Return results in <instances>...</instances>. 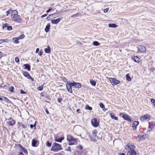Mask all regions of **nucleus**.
Masks as SVG:
<instances>
[{
    "mask_svg": "<svg viewBox=\"0 0 155 155\" xmlns=\"http://www.w3.org/2000/svg\"><path fill=\"white\" fill-rule=\"evenodd\" d=\"M45 51L46 53H49L51 51L50 48L49 46H48L47 48H45Z\"/></svg>",
    "mask_w": 155,
    "mask_h": 155,
    "instance_id": "22",
    "label": "nucleus"
},
{
    "mask_svg": "<svg viewBox=\"0 0 155 155\" xmlns=\"http://www.w3.org/2000/svg\"><path fill=\"white\" fill-rule=\"evenodd\" d=\"M17 146L18 148H20L21 150H22L24 151V152L25 153L27 154L28 153V151L25 148V147H22L21 145L20 144H18Z\"/></svg>",
    "mask_w": 155,
    "mask_h": 155,
    "instance_id": "11",
    "label": "nucleus"
},
{
    "mask_svg": "<svg viewBox=\"0 0 155 155\" xmlns=\"http://www.w3.org/2000/svg\"><path fill=\"white\" fill-rule=\"evenodd\" d=\"M19 40L18 39V38H14L13 39V42L15 43H19V41H18V40Z\"/></svg>",
    "mask_w": 155,
    "mask_h": 155,
    "instance_id": "25",
    "label": "nucleus"
},
{
    "mask_svg": "<svg viewBox=\"0 0 155 155\" xmlns=\"http://www.w3.org/2000/svg\"><path fill=\"white\" fill-rule=\"evenodd\" d=\"M15 61L17 63L19 61V58L17 57H16L15 58Z\"/></svg>",
    "mask_w": 155,
    "mask_h": 155,
    "instance_id": "44",
    "label": "nucleus"
},
{
    "mask_svg": "<svg viewBox=\"0 0 155 155\" xmlns=\"http://www.w3.org/2000/svg\"><path fill=\"white\" fill-rule=\"evenodd\" d=\"M93 45L96 46H98L100 45L99 43L97 41H94L93 42Z\"/></svg>",
    "mask_w": 155,
    "mask_h": 155,
    "instance_id": "32",
    "label": "nucleus"
},
{
    "mask_svg": "<svg viewBox=\"0 0 155 155\" xmlns=\"http://www.w3.org/2000/svg\"><path fill=\"white\" fill-rule=\"evenodd\" d=\"M39 51V48H37L36 49L35 52L36 53H37Z\"/></svg>",
    "mask_w": 155,
    "mask_h": 155,
    "instance_id": "56",
    "label": "nucleus"
},
{
    "mask_svg": "<svg viewBox=\"0 0 155 155\" xmlns=\"http://www.w3.org/2000/svg\"><path fill=\"white\" fill-rule=\"evenodd\" d=\"M150 118V116L148 114H145L144 115L140 117V120L142 121L144 120L149 121Z\"/></svg>",
    "mask_w": 155,
    "mask_h": 155,
    "instance_id": "2",
    "label": "nucleus"
},
{
    "mask_svg": "<svg viewBox=\"0 0 155 155\" xmlns=\"http://www.w3.org/2000/svg\"><path fill=\"white\" fill-rule=\"evenodd\" d=\"M14 87L12 86H11L9 88V91H10L11 92H13L14 91Z\"/></svg>",
    "mask_w": 155,
    "mask_h": 155,
    "instance_id": "36",
    "label": "nucleus"
},
{
    "mask_svg": "<svg viewBox=\"0 0 155 155\" xmlns=\"http://www.w3.org/2000/svg\"><path fill=\"white\" fill-rule=\"evenodd\" d=\"M92 134L95 137L96 136V134H97V131L96 130H94L92 131Z\"/></svg>",
    "mask_w": 155,
    "mask_h": 155,
    "instance_id": "34",
    "label": "nucleus"
},
{
    "mask_svg": "<svg viewBox=\"0 0 155 155\" xmlns=\"http://www.w3.org/2000/svg\"><path fill=\"white\" fill-rule=\"evenodd\" d=\"M80 15V13H77L76 14L72 15L71 17L73 18L74 17H77Z\"/></svg>",
    "mask_w": 155,
    "mask_h": 155,
    "instance_id": "35",
    "label": "nucleus"
},
{
    "mask_svg": "<svg viewBox=\"0 0 155 155\" xmlns=\"http://www.w3.org/2000/svg\"><path fill=\"white\" fill-rule=\"evenodd\" d=\"M50 24H48L46 26L45 29H50Z\"/></svg>",
    "mask_w": 155,
    "mask_h": 155,
    "instance_id": "42",
    "label": "nucleus"
},
{
    "mask_svg": "<svg viewBox=\"0 0 155 155\" xmlns=\"http://www.w3.org/2000/svg\"><path fill=\"white\" fill-rule=\"evenodd\" d=\"M38 144V141L36 140L33 139L32 141V145L33 147H36Z\"/></svg>",
    "mask_w": 155,
    "mask_h": 155,
    "instance_id": "15",
    "label": "nucleus"
},
{
    "mask_svg": "<svg viewBox=\"0 0 155 155\" xmlns=\"http://www.w3.org/2000/svg\"><path fill=\"white\" fill-rule=\"evenodd\" d=\"M85 109L86 110H92V108L91 107H90L88 105H86L85 107Z\"/></svg>",
    "mask_w": 155,
    "mask_h": 155,
    "instance_id": "33",
    "label": "nucleus"
},
{
    "mask_svg": "<svg viewBox=\"0 0 155 155\" xmlns=\"http://www.w3.org/2000/svg\"><path fill=\"white\" fill-rule=\"evenodd\" d=\"M77 143V140L76 139L74 138L72 139L71 141H70V143H69V145H71L72 144H76Z\"/></svg>",
    "mask_w": 155,
    "mask_h": 155,
    "instance_id": "16",
    "label": "nucleus"
},
{
    "mask_svg": "<svg viewBox=\"0 0 155 155\" xmlns=\"http://www.w3.org/2000/svg\"><path fill=\"white\" fill-rule=\"evenodd\" d=\"M71 83H68L66 84V87L68 92L71 93L72 92L71 87H72L73 86H71V85H70Z\"/></svg>",
    "mask_w": 155,
    "mask_h": 155,
    "instance_id": "10",
    "label": "nucleus"
},
{
    "mask_svg": "<svg viewBox=\"0 0 155 155\" xmlns=\"http://www.w3.org/2000/svg\"><path fill=\"white\" fill-rule=\"evenodd\" d=\"M82 127L81 126L79 125L76 126L74 127V130H77V129H79L80 130H81L82 129Z\"/></svg>",
    "mask_w": 155,
    "mask_h": 155,
    "instance_id": "24",
    "label": "nucleus"
},
{
    "mask_svg": "<svg viewBox=\"0 0 155 155\" xmlns=\"http://www.w3.org/2000/svg\"><path fill=\"white\" fill-rule=\"evenodd\" d=\"M71 150V147H68L67 149V150L68 151H70Z\"/></svg>",
    "mask_w": 155,
    "mask_h": 155,
    "instance_id": "54",
    "label": "nucleus"
},
{
    "mask_svg": "<svg viewBox=\"0 0 155 155\" xmlns=\"http://www.w3.org/2000/svg\"><path fill=\"white\" fill-rule=\"evenodd\" d=\"M51 150L56 152L58 151V144L56 143H54Z\"/></svg>",
    "mask_w": 155,
    "mask_h": 155,
    "instance_id": "7",
    "label": "nucleus"
},
{
    "mask_svg": "<svg viewBox=\"0 0 155 155\" xmlns=\"http://www.w3.org/2000/svg\"><path fill=\"white\" fill-rule=\"evenodd\" d=\"M64 152L63 151H62L59 153V155H64Z\"/></svg>",
    "mask_w": 155,
    "mask_h": 155,
    "instance_id": "51",
    "label": "nucleus"
},
{
    "mask_svg": "<svg viewBox=\"0 0 155 155\" xmlns=\"http://www.w3.org/2000/svg\"><path fill=\"white\" fill-rule=\"evenodd\" d=\"M2 53L1 52H0V59L2 58Z\"/></svg>",
    "mask_w": 155,
    "mask_h": 155,
    "instance_id": "64",
    "label": "nucleus"
},
{
    "mask_svg": "<svg viewBox=\"0 0 155 155\" xmlns=\"http://www.w3.org/2000/svg\"><path fill=\"white\" fill-rule=\"evenodd\" d=\"M80 111V109H77V112L78 113H80L79 111Z\"/></svg>",
    "mask_w": 155,
    "mask_h": 155,
    "instance_id": "63",
    "label": "nucleus"
},
{
    "mask_svg": "<svg viewBox=\"0 0 155 155\" xmlns=\"http://www.w3.org/2000/svg\"><path fill=\"white\" fill-rule=\"evenodd\" d=\"M120 116L122 117L126 120L128 121H131V119L129 117V116L126 114L121 113L120 114Z\"/></svg>",
    "mask_w": 155,
    "mask_h": 155,
    "instance_id": "5",
    "label": "nucleus"
},
{
    "mask_svg": "<svg viewBox=\"0 0 155 155\" xmlns=\"http://www.w3.org/2000/svg\"><path fill=\"white\" fill-rule=\"evenodd\" d=\"M23 74L24 76L28 78H29V77H31L29 73L25 71L23 72Z\"/></svg>",
    "mask_w": 155,
    "mask_h": 155,
    "instance_id": "23",
    "label": "nucleus"
},
{
    "mask_svg": "<svg viewBox=\"0 0 155 155\" xmlns=\"http://www.w3.org/2000/svg\"><path fill=\"white\" fill-rule=\"evenodd\" d=\"M11 14L12 17V18L13 16H14V15H16V14H18V12L16 10H12V12H11Z\"/></svg>",
    "mask_w": 155,
    "mask_h": 155,
    "instance_id": "19",
    "label": "nucleus"
},
{
    "mask_svg": "<svg viewBox=\"0 0 155 155\" xmlns=\"http://www.w3.org/2000/svg\"><path fill=\"white\" fill-rule=\"evenodd\" d=\"M12 12V10H9L6 12V16L8 15V14H10V12Z\"/></svg>",
    "mask_w": 155,
    "mask_h": 155,
    "instance_id": "41",
    "label": "nucleus"
},
{
    "mask_svg": "<svg viewBox=\"0 0 155 155\" xmlns=\"http://www.w3.org/2000/svg\"><path fill=\"white\" fill-rule=\"evenodd\" d=\"M108 26L110 28H115L117 27V26L115 24H108Z\"/></svg>",
    "mask_w": 155,
    "mask_h": 155,
    "instance_id": "21",
    "label": "nucleus"
},
{
    "mask_svg": "<svg viewBox=\"0 0 155 155\" xmlns=\"http://www.w3.org/2000/svg\"><path fill=\"white\" fill-rule=\"evenodd\" d=\"M64 139V137H62L60 138H59V142H61L62 140Z\"/></svg>",
    "mask_w": 155,
    "mask_h": 155,
    "instance_id": "48",
    "label": "nucleus"
},
{
    "mask_svg": "<svg viewBox=\"0 0 155 155\" xmlns=\"http://www.w3.org/2000/svg\"><path fill=\"white\" fill-rule=\"evenodd\" d=\"M20 93L22 94H25L26 93V92H25L22 90H20Z\"/></svg>",
    "mask_w": 155,
    "mask_h": 155,
    "instance_id": "47",
    "label": "nucleus"
},
{
    "mask_svg": "<svg viewBox=\"0 0 155 155\" xmlns=\"http://www.w3.org/2000/svg\"><path fill=\"white\" fill-rule=\"evenodd\" d=\"M43 53L41 51H40L39 53L38 54V55L39 56H41L42 55Z\"/></svg>",
    "mask_w": 155,
    "mask_h": 155,
    "instance_id": "55",
    "label": "nucleus"
},
{
    "mask_svg": "<svg viewBox=\"0 0 155 155\" xmlns=\"http://www.w3.org/2000/svg\"><path fill=\"white\" fill-rule=\"evenodd\" d=\"M109 80L112 84L114 85H117L120 83V82L118 80H117L116 78H110Z\"/></svg>",
    "mask_w": 155,
    "mask_h": 155,
    "instance_id": "6",
    "label": "nucleus"
},
{
    "mask_svg": "<svg viewBox=\"0 0 155 155\" xmlns=\"http://www.w3.org/2000/svg\"><path fill=\"white\" fill-rule=\"evenodd\" d=\"M45 112L47 114H49V112L47 109H45Z\"/></svg>",
    "mask_w": 155,
    "mask_h": 155,
    "instance_id": "59",
    "label": "nucleus"
},
{
    "mask_svg": "<svg viewBox=\"0 0 155 155\" xmlns=\"http://www.w3.org/2000/svg\"><path fill=\"white\" fill-rule=\"evenodd\" d=\"M62 100V98H59V103H60Z\"/></svg>",
    "mask_w": 155,
    "mask_h": 155,
    "instance_id": "62",
    "label": "nucleus"
},
{
    "mask_svg": "<svg viewBox=\"0 0 155 155\" xmlns=\"http://www.w3.org/2000/svg\"><path fill=\"white\" fill-rule=\"evenodd\" d=\"M51 143H49V141H48L46 143V146L48 147H50L51 146Z\"/></svg>",
    "mask_w": 155,
    "mask_h": 155,
    "instance_id": "40",
    "label": "nucleus"
},
{
    "mask_svg": "<svg viewBox=\"0 0 155 155\" xmlns=\"http://www.w3.org/2000/svg\"><path fill=\"white\" fill-rule=\"evenodd\" d=\"M55 141H58V138H57V137H55Z\"/></svg>",
    "mask_w": 155,
    "mask_h": 155,
    "instance_id": "60",
    "label": "nucleus"
},
{
    "mask_svg": "<svg viewBox=\"0 0 155 155\" xmlns=\"http://www.w3.org/2000/svg\"><path fill=\"white\" fill-rule=\"evenodd\" d=\"M127 80L128 81H130L131 80V78L128 76V74L126 75Z\"/></svg>",
    "mask_w": 155,
    "mask_h": 155,
    "instance_id": "37",
    "label": "nucleus"
},
{
    "mask_svg": "<svg viewBox=\"0 0 155 155\" xmlns=\"http://www.w3.org/2000/svg\"><path fill=\"white\" fill-rule=\"evenodd\" d=\"M135 147L133 145H127L125 146V149L127 151V155H138L135 150Z\"/></svg>",
    "mask_w": 155,
    "mask_h": 155,
    "instance_id": "1",
    "label": "nucleus"
},
{
    "mask_svg": "<svg viewBox=\"0 0 155 155\" xmlns=\"http://www.w3.org/2000/svg\"><path fill=\"white\" fill-rule=\"evenodd\" d=\"M91 123L92 126L94 127H97L99 124V121L95 118H93L91 120Z\"/></svg>",
    "mask_w": 155,
    "mask_h": 155,
    "instance_id": "3",
    "label": "nucleus"
},
{
    "mask_svg": "<svg viewBox=\"0 0 155 155\" xmlns=\"http://www.w3.org/2000/svg\"><path fill=\"white\" fill-rule=\"evenodd\" d=\"M137 137L139 140H140L141 139L143 138V137L139 135L137 136Z\"/></svg>",
    "mask_w": 155,
    "mask_h": 155,
    "instance_id": "52",
    "label": "nucleus"
},
{
    "mask_svg": "<svg viewBox=\"0 0 155 155\" xmlns=\"http://www.w3.org/2000/svg\"><path fill=\"white\" fill-rule=\"evenodd\" d=\"M108 10H109V8H106L105 9H104V13H106V12H108Z\"/></svg>",
    "mask_w": 155,
    "mask_h": 155,
    "instance_id": "45",
    "label": "nucleus"
},
{
    "mask_svg": "<svg viewBox=\"0 0 155 155\" xmlns=\"http://www.w3.org/2000/svg\"><path fill=\"white\" fill-rule=\"evenodd\" d=\"M155 126V123L154 122H151L149 124V128L151 129L153 128Z\"/></svg>",
    "mask_w": 155,
    "mask_h": 155,
    "instance_id": "17",
    "label": "nucleus"
},
{
    "mask_svg": "<svg viewBox=\"0 0 155 155\" xmlns=\"http://www.w3.org/2000/svg\"><path fill=\"white\" fill-rule=\"evenodd\" d=\"M25 35L23 34H22V35H21L19 37H18V39H19V40H20V39H22L24 38H25Z\"/></svg>",
    "mask_w": 155,
    "mask_h": 155,
    "instance_id": "31",
    "label": "nucleus"
},
{
    "mask_svg": "<svg viewBox=\"0 0 155 155\" xmlns=\"http://www.w3.org/2000/svg\"><path fill=\"white\" fill-rule=\"evenodd\" d=\"M61 78L64 81H66V79L64 77H62Z\"/></svg>",
    "mask_w": 155,
    "mask_h": 155,
    "instance_id": "58",
    "label": "nucleus"
},
{
    "mask_svg": "<svg viewBox=\"0 0 155 155\" xmlns=\"http://www.w3.org/2000/svg\"><path fill=\"white\" fill-rule=\"evenodd\" d=\"M51 23L53 24H57L58 23V18L51 20Z\"/></svg>",
    "mask_w": 155,
    "mask_h": 155,
    "instance_id": "26",
    "label": "nucleus"
},
{
    "mask_svg": "<svg viewBox=\"0 0 155 155\" xmlns=\"http://www.w3.org/2000/svg\"><path fill=\"white\" fill-rule=\"evenodd\" d=\"M56 14H57V13H54L51 15H49V16H48L47 17V18H46L48 20H50V17H51V16H52V17H54L56 15Z\"/></svg>",
    "mask_w": 155,
    "mask_h": 155,
    "instance_id": "20",
    "label": "nucleus"
},
{
    "mask_svg": "<svg viewBox=\"0 0 155 155\" xmlns=\"http://www.w3.org/2000/svg\"><path fill=\"white\" fill-rule=\"evenodd\" d=\"M90 83L93 86H95L96 85V82L94 80H90Z\"/></svg>",
    "mask_w": 155,
    "mask_h": 155,
    "instance_id": "30",
    "label": "nucleus"
},
{
    "mask_svg": "<svg viewBox=\"0 0 155 155\" xmlns=\"http://www.w3.org/2000/svg\"><path fill=\"white\" fill-rule=\"evenodd\" d=\"M73 86L75 87L76 88H80L81 87V85L79 83H70V85Z\"/></svg>",
    "mask_w": 155,
    "mask_h": 155,
    "instance_id": "12",
    "label": "nucleus"
},
{
    "mask_svg": "<svg viewBox=\"0 0 155 155\" xmlns=\"http://www.w3.org/2000/svg\"><path fill=\"white\" fill-rule=\"evenodd\" d=\"M73 137H72L71 135H68L67 136V139L69 141H71L72 139H73Z\"/></svg>",
    "mask_w": 155,
    "mask_h": 155,
    "instance_id": "29",
    "label": "nucleus"
},
{
    "mask_svg": "<svg viewBox=\"0 0 155 155\" xmlns=\"http://www.w3.org/2000/svg\"><path fill=\"white\" fill-rule=\"evenodd\" d=\"M52 10V8L51 7H50L48 9L46 12L48 13L50 12Z\"/></svg>",
    "mask_w": 155,
    "mask_h": 155,
    "instance_id": "43",
    "label": "nucleus"
},
{
    "mask_svg": "<svg viewBox=\"0 0 155 155\" xmlns=\"http://www.w3.org/2000/svg\"><path fill=\"white\" fill-rule=\"evenodd\" d=\"M2 28L3 29L7 28V29H12V27L8 23H5L3 24L2 25Z\"/></svg>",
    "mask_w": 155,
    "mask_h": 155,
    "instance_id": "9",
    "label": "nucleus"
},
{
    "mask_svg": "<svg viewBox=\"0 0 155 155\" xmlns=\"http://www.w3.org/2000/svg\"><path fill=\"white\" fill-rule=\"evenodd\" d=\"M15 123V121L13 120H12L11 121H9L7 122V124L10 126L14 125Z\"/></svg>",
    "mask_w": 155,
    "mask_h": 155,
    "instance_id": "18",
    "label": "nucleus"
},
{
    "mask_svg": "<svg viewBox=\"0 0 155 155\" xmlns=\"http://www.w3.org/2000/svg\"><path fill=\"white\" fill-rule=\"evenodd\" d=\"M37 89L40 91H41L43 89V86H42L41 87H38L37 88Z\"/></svg>",
    "mask_w": 155,
    "mask_h": 155,
    "instance_id": "38",
    "label": "nucleus"
},
{
    "mask_svg": "<svg viewBox=\"0 0 155 155\" xmlns=\"http://www.w3.org/2000/svg\"><path fill=\"white\" fill-rule=\"evenodd\" d=\"M132 59L135 62H139V58L137 56H132Z\"/></svg>",
    "mask_w": 155,
    "mask_h": 155,
    "instance_id": "14",
    "label": "nucleus"
},
{
    "mask_svg": "<svg viewBox=\"0 0 155 155\" xmlns=\"http://www.w3.org/2000/svg\"><path fill=\"white\" fill-rule=\"evenodd\" d=\"M62 149V147H61V146L59 144V150H61Z\"/></svg>",
    "mask_w": 155,
    "mask_h": 155,
    "instance_id": "57",
    "label": "nucleus"
},
{
    "mask_svg": "<svg viewBox=\"0 0 155 155\" xmlns=\"http://www.w3.org/2000/svg\"><path fill=\"white\" fill-rule=\"evenodd\" d=\"M47 15V14H45L44 15H43L41 16V18H42L44 17H45Z\"/></svg>",
    "mask_w": 155,
    "mask_h": 155,
    "instance_id": "50",
    "label": "nucleus"
},
{
    "mask_svg": "<svg viewBox=\"0 0 155 155\" xmlns=\"http://www.w3.org/2000/svg\"><path fill=\"white\" fill-rule=\"evenodd\" d=\"M110 116L111 117V118L114 119L115 120H117L118 118L117 117H116L113 114H110Z\"/></svg>",
    "mask_w": 155,
    "mask_h": 155,
    "instance_id": "28",
    "label": "nucleus"
},
{
    "mask_svg": "<svg viewBox=\"0 0 155 155\" xmlns=\"http://www.w3.org/2000/svg\"><path fill=\"white\" fill-rule=\"evenodd\" d=\"M12 18L14 21L18 23H20L21 21L20 16L18 15V14H16V15H14V16H13Z\"/></svg>",
    "mask_w": 155,
    "mask_h": 155,
    "instance_id": "4",
    "label": "nucleus"
},
{
    "mask_svg": "<svg viewBox=\"0 0 155 155\" xmlns=\"http://www.w3.org/2000/svg\"><path fill=\"white\" fill-rule=\"evenodd\" d=\"M4 40H0V44L2 43L4 41Z\"/></svg>",
    "mask_w": 155,
    "mask_h": 155,
    "instance_id": "61",
    "label": "nucleus"
},
{
    "mask_svg": "<svg viewBox=\"0 0 155 155\" xmlns=\"http://www.w3.org/2000/svg\"><path fill=\"white\" fill-rule=\"evenodd\" d=\"M100 107L101 108H103L104 107V105L103 104L101 103L100 104Z\"/></svg>",
    "mask_w": 155,
    "mask_h": 155,
    "instance_id": "46",
    "label": "nucleus"
},
{
    "mask_svg": "<svg viewBox=\"0 0 155 155\" xmlns=\"http://www.w3.org/2000/svg\"><path fill=\"white\" fill-rule=\"evenodd\" d=\"M24 66L26 68L28 69V71L30 70V66L28 64H24Z\"/></svg>",
    "mask_w": 155,
    "mask_h": 155,
    "instance_id": "27",
    "label": "nucleus"
},
{
    "mask_svg": "<svg viewBox=\"0 0 155 155\" xmlns=\"http://www.w3.org/2000/svg\"><path fill=\"white\" fill-rule=\"evenodd\" d=\"M138 122L137 121H134L132 125V127L133 128V129L134 130H136L137 128L136 127L137 125H138Z\"/></svg>",
    "mask_w": 155,
    "mask_h": 155,
    "instance_id": "13",
    "label": "nucleus"
},
{
    "mask_svg": "<svg viewBox=\"0 0 155 155\" xmlns=\"http://www.w3.org/2000/svg\"><path fill=\"white\" fill-rule=\"evenodd\" d=\"M35 124H34V125H33V124H31L30 125V128L31 129H32L34 127H35Z\"/></svg>",
    "mask_w": 155,
    "mask_h": 155,
    "instance_id": "53",
    "label": "nucleus"
},
{
    "mask_svg": "<svg viewBox=\"0 0 155 155\" xmlns=\"http://www.w3.org/2000/svg\"><path fill=\"white\" fill-rule=\"evenodd\" d=\"M138 50L141 52L144 53L146 51V48L143 45L139 46L138 47Z\"/></svg>",
    "mask_w": 155,
    "mask_h": 155,
    "instance_id": "8",
    "label": "nucleus"
},
{
    "mask_svg": "<svg viewBox=\"0 0 155 155\" xmlns=\"http://www.w3.org/2000/svg\"><path fill=\"white\" fill-rule=\"evenodd\" d=\"M77 147L80 149V150H82L83 148V147L82 146L79 145L77 146Z\"/></svg>",
    "mask_w": 155,
    "mask_h": 155,
    "instance_id": "49",
    "label": "nucleus"
},
{
    "mask_svg": "<svg viewBox=\"0 0 155 155\" xmlns=\"http://www.w3.org/2000/svg\"><path fill=\"white\" fill-rule=\"evenodd\" d=\"M151 102L152 103L153 105L155 106V100L154 99L152 98L151 99Z\"/></svg>",
    "mask_w": 155,
    "mask_h": 155,
    "instance_id": "39",
    "label": "nucleus"
}]
</instances>
